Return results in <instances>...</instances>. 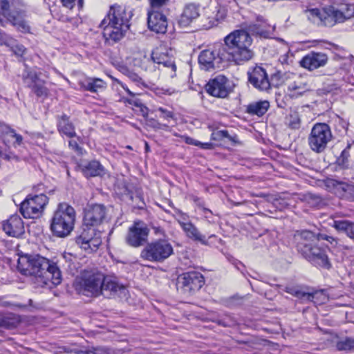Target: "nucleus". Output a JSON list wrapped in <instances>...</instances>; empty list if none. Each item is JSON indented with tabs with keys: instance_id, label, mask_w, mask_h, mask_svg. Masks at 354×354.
I'll return each mask as SVG.
<instances>
[{
	"instance_id": "35",
	"label": "nucleus",
	"mask_w": 354,
	"mask_h": 354,
	"mask_svg": "<svg viewBox=\"0 0 354 354\" xmlns=\"http://www.w3.org/2000/svg\"><path fill=\"white\" fill-rule=\"evenodd\" d=\"M324 295L322 291H315L313 292H307L305 291H303L301 290L297 289L295 297H297L299 299L305 300V301H315L314 299H317L319 296Z\"/></svg>"
},
{
	"instance_id": "12",
	"label": "nucleus",
	"mask_w": 354,
	"mask_h": 354,
	"mask_svg": "<svg viewBox=\"0 0 354 354\" xmlns=\"http://www.w3.org/2000/svg\"><path fill=\"white\" fill-rule=\"evenodd\" d=\"M295 239L298 251L301 254L304 252V248L312 247L320 240L327 241L331 244L337 243V240L332 236L324 233L315 234L309 230L297 231L295 234Z\"/></svg>"
},
{
	"instance_id": "39",
	"label": "nucleus",
	"mask_w": 354,
	"mask_h": 354,
	"mask_svg": "<svg viewBox=\"0 0 354 354\" xmlns=\"http://www.w3.org/2000/svg\"><path fill=\"white\" fill-rule=\"evenodd\" d=\"M350 149L351 145H348L347 147L342 151L340 156L337 158V163L343 168L348 167V158L350 156Z\"/></svg>"
},
{
	"instance_id": "19",
	"label": "nucleus",
	"mask_w": 354,
	"mask_h": 354,
	"mask_svg": "<svg viewBox=\"0 0 354 354\" xmlns=\"http://www.w3.org/2000/svg\"><path fill=\"white\" fill-rule=\"evenodd\" d=\"M3 231L9 236L19 238L25 233L24 223L17 214L10 216L1 223Z\"/></svg>"
},
{
	"instance_id": "58",
	"label": "nucleus",
	"mask_w": 354,
	"mask_h": 354,
	"mask_svg": "<svg viewBox=\"0 0 354 354\" xmlns=\"http://www.w3.org/2000/svg\"><path fill=\"white\" fill-rule=\"evenodd\" d=\"M120 84L121 86L124 88V91H126V92H127L129 95H131V97H135V93H133V92H131L126 85L123 84H122V83H121V82H120Z\"/></svg>"
},
{
	"instance_id": "38",
	"label": "nucleus",
	"mask_w": 354,
	"mask_h": 354,
	"mask_svg": "<svg viewBox=\"0 0 354 354\" xmlns=\"http://www.w3.org/2000/svg\"><path fill=\"white\" fill-rule=\"evenodd\" d=\"M336 347L339 351H354V339L346 338L340 340L337 343Z\"/></svg>"
},
{
	"instance_id": "40",
	"label": "nucleus",
	"mask_w": 354,
	"mask_h": 354,
	"mask_svg": "<svg viewBox=\"0 0 354 354\" xmlns=\"http://www.w3.org/2000/svg\"><path fill=\"white\" fill-rule=\"evenodd\" d=\"M23 79L24 83L29 87L31 88L33 84L38 82L40 80L39 79L37 73L33 71H28L26 74L23 75Z\"/></svg>"
},
{
	"instance_id": "31",
	"label": "nucleus",
	"mask_w": 354,
	"mask_h": 354,
	"mask_svg": "<svg viewBox=\"0 0 354 354\" xmlns=\"http://www.w3.org/2000/svg\"><path fill=\"white\" fill-rule=\"evenodd\" d=\"M86 176H97L103 173V167L96 160L89 162L83 169Z\"/></svg>"
},
{
	"instance_id": "23",
	"label": "nucleus",
	"mask_w": 354,
	"mask_h": 354,
	"mask_svg": "<svg viewBox=\"0 0 354 354\" xmlns=\"http://www.w3.org/2000/svg\"><path fill=\"white\" fill-rule=\"evenodd\" d=\"M102 293L105 297H111L118 293H124L125 287L120 283L115 277L104 276L103 279V285H102Z\"/></svg>"
},
{
	"instance_id": "36",
	"label": "nucleus",
	"mask_w": 354,
	"mask_h": 354,
	"mask_svg": "<svg viewBox=\"0 0 354 354\" xmlns=\"http://www.w3.org/2000/svg\"><path fill=\"white\" fill-rule=\"evenodd\" d=\"M287 125L292 129H298L301 126V119L297 112L289 114L286 118Z\"/></svg>"
},
{
	"instance_id": "4",
	"label": "nucleus",
	"mask_w": 354,
	"mask_h": 354,
	"mask_svg": "<svg viewBox=\"0 0 354 354\" xmlns=\"http://www.w3.org/2000/svg\"><path fill=\"white\" fill-rule=\"evenodd\" d=\"M75 219V209L66 203H60L50 219V230L54 236L65 238L73 230Z\"/></svg>"
},
{
	"instance_id": "29",
	"label": "nucleus",
	"mask_w": 354,
	"mask_h": 354,
	"mask_svg": "<svg viewBox=\"0 0 354 354\" xmlns=\"http://www.w3.org/2000/svg\"><path fill=\"white\" fill-rule=\"evenodd\" d=\"M106 82L100 78H90L83 83L85 90L96 93L106 88Z\"/></svg>"
},
{
	"instance_id": "45",
	"label": "nucleus",
	"mask_w": 354,
	"mask_h": 354,
	"mask_svg": "<svg viewBox=\"0 0 354 354\" xmlns=\"http://www.w3.org/2000/svg\"><path fill=\"white\" fill-rule=\"evenodd\" d=\"M156 111H158L160 112V117L165 120H167V122H169V120L171 119H174V114L172 111H169L165 108H162V107H158L157 109H156Z\"/></svg>"
},
{
	"instance_id": "2",
	"label": "nucleus",
	"mask_w": 354,
	"mask_h": 354,
	"mask_svg": "<svg viewBox=\"0 0 354 354\" xmlns=\"http://www.w3.org/2000/svg\"><path fill=\"white\" fill-rule=\"evenodd\" d=\"M17 268L24 275L35 276L48 285H59L62 281V273L56 263L39 254L21 256L18 259Z\"/></svg>"
},
{
	"instance_id": "55",
	"label": "nucleus",
	"mask_w": 354,
	"mask_h": 354,
	"mask_svg": "<svg viewBox=\"0 0 354 354\" xmlns=\"http://www.w3.org/2000/svg\"><path fill=\"white\" fill-rule=\"evenodd\" d=\"M349 238L354 240V223H351L346 234Z\"/></svg>"
},
{
	"instance_id": "52",
	"label": "nucleus",
	"mask_w": 354,
	"mask_h": 354,
	"mask_svg": "<svg viewBox=\"0 0 354 354\" xmlns=\"http://www.w3.org/2000/svg\"><path fill=\"white\" fill-rule=\"evenodd\" d=\"M13 52L17 55H23L25 53L26 48L23 45H16L12 48Z\"/></svg>"
},
{
	"instance_id": "1",
	"label": "nucleus",
	"mask_w": 354,
	"mask_h": 354,
	"mask_svg": "<svg viewBox=\"0 0 354 354\" xmlns=\"http://www.w3.org/2000/svg\"><path fill=\"white\" fill-rule=\"evenodd\" d=\"M249 37L243 32L232 31L224 38V44H218L212 49L200 53L198 62L201 68L209 71L221 67L223 62H232L242 65L254 57V53L248 49Z\"/></svg>"
},
{
	"instance_id": "24",
	"label": "nucleus",
	"mask_w": 354,
	"mask_h": 354,
	"mask_svg": "<svg viewBox=\"0 0 354 354\" xmlns=\"http://www.w3.org/2000/svg\"><path fill=\"white\" fill-rule=\"evenodd\" d=\"M199 16V6L195 3L187 4L181 14L178 24L181 27L188 26L194 19Z\"/></svg>"
},
{
	"instance_id": "47",
	"label": "nucleus",
	"mask_w": 354,
	"mask_h": 354,
	"mask_svg": "<svg viewBox=\"0 0 354 354\" xmlns=\"http://www.w3.org/2000/svg\"><path fill=\"white\" fill-rule=\"evenodd\" d=\"M61 1L64 7L69 9H72L75 6L76 1L80 8H82L84 5V0H61Z\"/></svg>"
},
{
	"instance_id": "59",
	"label": "nucleus",
	"mask_w": 354,
	"mask_h": 354,
	"mask_svg": "<svg viewBox=\"0 0 354 354\" xmlns=\"http://www.w3.org/2000/svg\"><path fill=\"white\" fill-rule=\"evenodd\" d=\"M202 149H209L212 148V144L209 142H201V145H199Z\"/></svg>"
},
{
	"instance_id": "26",
	"label": "nucleus",
	"mask_w": 354,
	"mask_h": 354,
	"mask_svg": "<svg viewBox=\"0 0 354 354\" xmlns=\"http://www.w3.org/2000/svg\"><path fill=\"white\" fill-rule=\"evenodd\" d=\"M57 129L59 133L68 138H71L77 136L73 124L70 121L69 117L66 114L57 117Z\"/></svg>"
},
{
	"instance_id": "22",
	"label": "nucleus",
	"mask_w": 354,
	"mask_h": 354,
	"mask_svg": "<svg viewBox=\"0 0 354 354\" xmlns=\"http://www.w3.org/2000/svg\"><path fill=\"white\" fill-rule=\"evenodd\" d=\"M147 15L148 27L151 31L156 33H165L166 32L167 21L162 13L154 10H149Z\"/></svg>"
},
{
	"instance_id": "9",
	"label": "nucleus",
	"mask_w": 354,
	"mask_h": 354,
	"mask_svg": "<svg viewBox=\"0 0 354 354\" xmlns=\"http://www.w3.org/2000/svg\"><path fill=\"white\" fill-rule=\"evenodd\" d=\"M48 203V198L44 194L28 195L20 205V212L26 218H38Z\"/></svg>"
},
{
	"instance_id": "13",
	"label": "nucleus",
	"mask_w": 354,
	"mask_h": 354,
	"mask_svg": "<svg viewBox=\"0 0 354 354\" xmlns=\"http://www.w3.org/2000/svg\"><path fill=\"white\" fill-rule=\"evenodd\" d=\"M149 233V229L143 221H134L129 228L125 241L131 247L138 248L147 241Z\"/></svg>"
},
{
	"instance_id": "15",
	"label": "nucleus",
	"mask_w": 354,
	"mask_h": 354,
	"mask_svg": "<svg viewBox=\"0 0 354 354\" xmlns=\"http://www.w3.org/2000/svg\"><path fill=\"white\" fill-rule=\"evenodd\" d=\"M304 252L301 254L309 262L317 267L324 269H330L331 263L327 254V249L315 244L310 248H304Z\"/></svg>"
},
{
	"instance_id": "21",
	"label": "nucleus",
	"mask_w": 354,
	"mask_h": 354,
	"mask_svg": "<svg viewBox=\"0 0 354 354\" xmlns=\"http://www.w3.org/2000/svg\"><path fill=\"white\" fill-rule=\"evenodd\" d=\"M328 62L326 54L321 52L310 51L299 62L300 66L308 71H313L324 66Z\"/></svg>"
},
{
	"instance_id": "49",
	"label": "nucleus",
	"mask_w": 354,
	"mask_h": 354,
	"mask_svg": "<svg viewBox=\"0 0 354 354\" xmlns=\"http://www.w3.org/2000/svg\"><path fill=\"white\" fill-rule=\"evenodd\" d=\"M230 135L227 131H218L216 132H214L212 134V138L213 140H220L225 138H229Z\"/></svg>"
},
{
	"instance_id": "33",
	"label": "nucleus",
	"mask_w": 354,
	"mask_h": 354,
	"mask_svg": "<svg viewBox=\"0 0 354 354\" xmlns=\"http://www.w3.org/2000/svg\"><path fill=\"white\" fill-rule=\"evenodd\" d=\"M328 186L332 185L337 190H342L344 193H354V185L348 184L336 180H329L328 181Z\"/></svg>"
},
{
	"instance_id": "41",
	"label": "nucleus",
	"mask_w": 354,
	"mask_h": 354,
	"mask_svg": "<svg viewBox=\"0 0 354 354\" xmlns=\"http://www.w3.org/2000/svg\"><path fill=\"white\" fill-rule=\"evenodd\" d=\"M120 71L138 85L142 84V78L138 74L129 70L127 66H121Z\"/></svg>"
},
{
	"instance_id": "61",
	"label": "nucleus",
	"mask_w": 354,
	"mask_h": 354,
	"mask_svg": "<svg viewBox=\"0 0 354 354\" xmlns=\"http://www.w3.org/2000/svg\"><path fill=\"white\" fill-rule=\"evenodd\" d=\"M203 211L206 218H209V215L212 214V212L207 208H203Z\"/></svg>"
},
{
	"instance_id": "57",
	"label": "nucleus",
	"mask_w": 354,
	"mask_h": 354,
	"mask_svg": "<svg viewBox=\"0 0 354 354\" xmlns=\"http://www.w3.org/2000/svg\"><path fill=\"white\" fill-rule=\"evenodd\" d=\"M7 36L4 33L0 32V45H7Z\"/></svg>"
},
{
	"instance_id": "11",
	"label": "nucleus",
	"mask_w": 354,
	"mask_h": 354,
	"mask_svg": "<svg viewBox=\"0 0 354 354\" xmlns=\"http://www.w3.org/2000/svg\"><path fill=\"white\" fill-rule=\"evenodd\" d=\"M274 29V26L269 24L267 21L263 18V17L258 16L256 21L246 25L245 29L236 30L235 31L243 32L249 37L250 44L248 46V49L254 54V50L251 48V46L252 44L251 35L264 39L270 38L273 35Z\"/></svg>"
},
{
	"instance_id": "42",
	"label": "nucleus",
	"mask_w": 354,
	"mask_h": 354,
	"mask_svg": "<svg viewBox=\"0 0 354 354\" xmlns=\"http://www.w3.org/2000/svg\"><path fill=\"white\" fill-rule=\"evenodd\" d=\"M351 223V222L346 220L333 221L332 226L337 230L344 232L347 234Z\"/></svg>"
},
{
	"instance_id": "5",
	"label": "nucleus",
	"mask_w": 354,
	"mask_h": 354,
	"mask_svg": "<svg viewBox=\"0 0 354 354\" xmlns=\"http://www.w3.org/2000/svg\"><path fill=\"white\" fill-rule=\"evenodd\" d=\"M104 274L100 272L84 271L75 282L77 291L86 296L98 297L102 293Z\"/></svg>"
},
{
	"instance_id": "63",
	"label": "nucleus",
	"mask_w": 354,
	"mask_h": 354,
	"mask_svg": "<svg viewBox=\"0 0 354 354\" xmlns=\"http://www.w3.org/2000/svg\"><path fill=\"white\" fill-rule=\"evenodd\" d=\"M145 150H146V151H149V146L147 142H145Z\"/></svg>"
},
{
	"instance_id": "3",
	"label": "nucleus",
	"mask_w": 354,
	"mask_h": 354,
	"mask_svg": "<svg viewBox=\"0 0 354 354\" xmlns=\"http://www.w3.org/2000/svg\"><path fill=\"white\" fill-rule=\"evenodd\" d=\"M103 37L109 44H113L121 40L129 28V20L124 8L120 6H111L106 17L102 21Z\"/></svg>"
},
{
	"instance_id": "27",
	"label": "nucleus",
	"mask_w": 354,
	"mask_h": 354,
	"mask_svg": "<svg viewBox=\"0 0 354 354\" xmlns=\"http://www.w3.org/2000/svg\"><path fill=\"white\" fill-rule=\"evenodd\" d=\"M183 230L186 236L192 241L199 242L205 245H208V241L206 239L205 235L201 234L196 226L192 222L187 224V225L183 228Z\"/></svg>"
},
{
	"instance_id": "64",
	"label": "nucleus",
	"mask_w": 354,
	"mask_h": 354,
	"mask_svg": "<svg viewBox=\"0 0 354 354\" xmlns=\"http://www.w3.org/2000/svg\"><path fill=\"white\" fill-rule=\"evenodd\" d=\"M214 236H215L214 234H211V235L209 236V238H212V237H214Z\"/></svg>"
},
{
	"instance_id": "46",
	"label": "nucleus",
	"mask_w": 354,
	"mask_h": 354,
	"mask_svg": "<svg viewBox=\"0 0 354 354\" xmlns=\"http://www.w3.org/2000/svg\"><path fill=\"white\" fill-rule=\"evenodd\" d=\"M150 6L149 10L160 9L165 6L169 0H148Z\"/></svg>"
},
{
	"instance_id": "34",
	"label": "nucleus",
	"mask_w": 354,
	"mask_h": 354,
	"mask_svg": "<svg viewBox=\"0 0 354 354\" xmlns=\"http://www.w3.org/2000/svg\"><path fill=\"white\" fill-rule=\"evenodd\" d=\"M336 6L344 14V17L352 18L354 17V4L348 3L342 0H335Z\"/></svg>"
},
{
	"instance_id": "8",
	"label": "nucleus",
	"mask_w": 354,
	"mask_h": 354,
	"mask_svg": "<svg viewBox=\"0 0 354 354\" xmlns=\"http://www.w3.org/2000/svg\"><path fill=\"white\" fill-rule=\"evenodd\" d=\"M333 138L329 125L326 123H316L308 136V145L316 153H322Z\"/></svg>"
},
{
	"instance_id": "32",
	"label": "nucleus",
	"mask_w": 354,
	"mask_h": 354,
	"mask_svg": "<svg viewBox=\"0 0 354 354\" xmlns=\"http://www.w3.org/2000/svg\"><path fill=\"white\" fill-rule=\"evenodd\" d=\"M305 12L308 19L313 22H324L326 24V18L324 17V15L326 14V11H322L318 8H312L306 10Z\"/></svg>"
},
{
	"instance_id": "51",
	"label": "nucleus",
	"mask_w": 354,
	"mask_h": 354,
	"mask_svg": "<svg viewBox=\"0 0 354 354\" xmlns=\"http://www.w3.org/2000/svg\"><path fill=\"white\" fill-rule=\"evenodd\" d=\"M182 138L184 139L185 142L188 145H192L194 146H199L201 145V142L196 140L189 136H183Z\"/></svg>"
},
{
	"instance_id": "17",
	"label": "nucleus",
	"mask_w": 354,
	"mask_h": 354,
	"mask_svg": "<svg viewBox=\"0 0 354 354\" xmlns=\"http://www.w3.org/2000/svg\"><path fill=\"white\" fill-rule=\"evenodd\" d=\"M207 92L216 97H226L231 91L229 80L224 75H217L206 84Z\"/></svg>"
},
{
	"instance_id": "53",
	"label": "nucleus",
	"mask_w": 354,
	"mask_h": 354,
	"mask_svg": "<svg viewBox=\"0 0 354 354\" xmlns=\"http://www.w3.org/2000/svg\"><path fill=\"white\" fill-rule=\"evenodd\" d=\"M69 147L77 152H80L82 151V147L79 146L77 142L75 140H70L68 142Z\"/></svg>"
},
{
	"instance_id": "50",
	"label": "nucleus",
	"mask_w": 354,
	"mask_h": 354,
	"mask_svg": "<svg viewBox=\"0 0 354 354\" xmlns=\"http://www.w3.org/2000/svg\"><path fill=\"white\" fill-rule=\"evenodd\" d=\"M132 97L133 98L125 99L124 102L129 104H132L136 107L142 108L143 106L142 103L140 100H139L138 98H134V97ZM141 110L142 111V109H141Z\"/></svg>"
},
{
	"instance_id": "44",
	"label": "nucleus",
	"mask_w": 354,
	"mask_h": 354,
	"mask_svg": "<svg viewBox=\"0 0 354 354\" xmlns=\"http://www.w3.org/2000/svg\"><path fill=\"white\" fill-rule=\"evenodd\" d=\"M305 199L307 203L312 207H317L322 202V198L320 196L310 193H308L306 195Z\"/></svg>"
},
{
	"instance_id": "62",
	"label": "nucleus",
	"mask_w": 354,
	"mask_h": 354,
	"mask_svg": "<svg viewBox=\"0 0 354 354\" xmlns=\"http://www.w3.org/2000/svg\"><path fill=\"white\" fill-rule=\"evenodd\" d=\"M234 321H231V322H230V323H223V324H223V326H230L233 325V324H234Z\"/></svg>"
},
{
	"instance_id": "25",
	"label": "nucleus",
	"mask_w": 354,
	"mask_h": 354,
	"mask_svg": "<svg viewBox=\"0 0 354 354\" xmlns=\"http://www.w3.org/2000/svg\"><path fill=\"white\" fill-rule=\"evenodd\" d=\"M309 90L307 83L300 76L295 77L292 82H290L287 86L288 95L291 97H298Z\"/></svg>"
},
{
	"instance_id": "7",
	"label": "nucleus",
	"mask_w": 354,
	"mask_h": 354,
	"mask_svg": "<svg viewBox=\"0 0 354 354\" xmlns=\"http://www.w3.org/2000/svg\"><path fill=\"white\" fill-rule=\"evenodd\" d=\"M154 64L171 69V77L176 75V66L174 58L169 55V50L165 46H159L155 48L151 53L150 58L145 56L141 61V67L145 71L151 70Z\"/></svg>"
},
{
	"instance_id": "60",
	"label": "nucleus",
	"mask_w": 354,
	"mask_h": 354,
	"mask_svg": "<svg viewBox=\"0 0 354 354\" xmlns=\"http://www.w3.org/2000/svg\"><path fill=\"white\" fill-rule=\"evenodd\" d=\"M153 230L156 234H162L164 233L163 230L160 227H154Z\"/></svg>"
},
{
	"instance_id": "30",
	"label": "nucleus",
	"mask_w": 354,
	"mask_h": 354,
	"mask_svg": "<svg viewBox=\"0 0 354 354\" xmlns=\"http://www.w3.org/2000/svg\"><path fill=\"white\" fill-rule=\"evenodd\" d=\"M326 13L328 17H332L335 23H343L350 19L347 17H344V14L336 6V2H333V5L326 8Z\"/></svg>"
},
{
	"instance_id": "43",
	"label": "nucleus",
	"mask_w": 354,
	"mask_h": 354,
	"mask_svg": "<svg viewBox=\"0 0 354 354\" xmlns=\"http://www.w3.org/2000/svg\"><path fill=\"white\" fill-rule=\"evenodd\" d=\"M176 220L179 223L180 226L183 229L187 224L189 223L191 221L189 220V216L187 214L182 212L180 210L176 212Z\"/></svg>"
},
{
	"instance_id": "56",
	"label": "nucleus",
	"mask_w": 354,
	"mask_h": 354,
	"mask_svg": "<svg viewBox=\"0 0 354 354\" xmlns=\"http://www.w3.org/2000/svg\"><path fill=\"white\" fill-rule=\"evenodd\" d=\"M297 289H298L297 288L294 287V286H287V287H286L285 291L286 292L295 296Z\"/></svg>"
},
{
	"instance_id": "20",
	"label": "nucleus",
	"mask_w": 354,
	"mask_h": 354,
	"mask_svg": "<svg viewBox=\"0 0 354 354\" xmlns=\"http://www.w3.org/2000/svg\"><path fill=\"white\" fill-rule=\"evenodd\" d=\"M250 83L260 91H267L270 84L266 70L259 66L250 68L248 72Z\"/></svg>"
},
{
	"instance_id": "48",
	"label": "nucleus",
	"mask_w": 354,
	"mask_h": 354,
	"mask_svg": "<svg viewBox=\"0 0 354 354\" xmlns=\"http://www.w3.org/2000/svg\"><path fill=\"white\" fill-rule=\"evenodd\" d=\"M13 130L12 129H11L8 125L3 123V122H0V135L1 136H4V135H7V136H10V133H13Z\"/></svg>"
},
{
	"instance_id": "16",
	"label": "nucleus",
	"mask_w": 354,
	"mask_h": 354,
	"mask_svg": "<svg viewBox=\"0 0 354 354\" xmlns=\"http://www.w3.org/2000/svg\"><path fill=\"white\" fill-rule=\"evenodd\" d=\"M76 242L86 251H96L102 243L101 232L95 228H83L81 234L77 237Z\"/></svg>"
},
{
	"instance_id": "18",
	"label": "nucleus",
	"mask_w": 354,
	"mask_h": 354,
	"mask_svg": "<svg viewBox=\"0 0 354 354\" xmlns=\"http://www.w3.org/2000/svg\"><path fill=\"white\" fill-rule=\"evenodd\" d=\"M0 8L2 15L8 19L12 24L21 32H28L29 26L24 20L25 14L22 11L10 12V4L8 0H0Z\"/></svg>"
},
{
	"instance_id": "37",
	"label": "nucleus",
	"mask_w": 354,
	"mask_h": 354,
	"mask_svg": "<svg viewBox=\"0 0 354 354\" xmlns=\"http://www.w3.org/2000/svg\"><path fill=\"white\" fill-rule=\"evenodd\" d=\"M44 82L40 80L31 87L32 91L37 97H46L48 95V90L44 86Z\"/></svg>"
},
{
	"instance_id": "28",
	"label": "nucleus",
	"mask_w": 354,
	"mask_h": 354,
	"mask_svg": "<svg viewBox=\"0 0 354 354\" xmlns=\"http://www.w3.org/2000/svg\"><path fill=\"white\" fill-rule=\"evenodd\" d=\"M270 107V103L268 100H260L250 103L246 106V113L254 115H263Z\"/></svg>"
},
{
	"instance_id": "10",
	"label": "nucleus",
	"mask_w": 354,
	"mask_h": 354,
	"mask_svg": "<svg viewBox=\"0 0 354 354\" xmlns=\"http://www.w3.org/2000/svg\"><path fill=\"white\" fill-rule=\"evenodd\" d=\"M204 284L203 275L196 271L187 272L180 274L176 281L177 289L187 295L198 291Z\"/></svg>"
},
{
	"instance_id": "54",
	"label": "nucleus",
	"mask_w": 354,
	"mask_h": 354,
	"mask_svg": "<svg viewBox=\"0 0 354 354\" xmlns=\"http://www.w3.org/2000/svg\"><path fill=\"white\" fill-rule=\"evenodd\" d=\"M9 136L11 137V138H15V142L17 145H19L21 144L22 140H23V138H22V136L21 135L16 133L15 130H13V133H10V135Z\"/></svg>"
},
{
	"instance_id": "6",
	"label": "nucleus",
	"mask_w": 354,
	"mask_h": 354,
	"mask_svg": "<svg viewBox=\"0 0 354 354\" xmlns=\"http://www.w3.org/2000/svg\"><path fill=\"white\" fill-rule=\"evenodd\" d=\"M174 253L172 245L168 240L158 239L148 243L140 252L142 259L162 263Z\"/></svg>"
},
{
	"instance_id": "14",
	"label": "nucleus",
	"mask_w": 354,
	"mask_h": 354,
	"mask_svg": "<svg viewBox=\"0 0 354 354\" xmlns=\"http://www.w3.org/2000/svg\"><path fill=\"white\" fill-rule=\"evenodd\" d=\"M107 210L104 205L95 204L84 211L82 229L95 228L102 224L106 219Z\"/></svg>"
}]
</instances>
